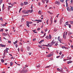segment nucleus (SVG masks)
Returning <instances> with one entry per match:
<instances>
[{
    "instance_id": "ea45409f",
    "label": "nucleus",
    "mask_w": 73,
    "mask_h": 73,
    "mask_svg": "<svg viewBox=\"0 0 73 73\" xmlns=\"http://www.w3.org/2000/svg\"><path fill=\"white\" fill-rule=\"evenodd\" d=\"M33 9H32L31 10L30 12V13H32V12H33Z\"/></svg>"
},
{
    "instance_id": "4468645a",
    "label": "nucleus",
    "mask_w": 73,
    "mask_h": 73,
    "mask_svg": "<svg viewBox=\"0 0 73 73\" xmlns=\"http://www.w3.org/2000/svg\"><path fill=\"white\" fill-rule=\"evenodd\" d=\"M72 61L70 60L69 61L67 62V64H70V63H72Z\"/></svg>"
},
{
    "instance_id": "1a4fd4ad",
    "label": "nucleus",
    "mask_w": 73,
    "mask_h": 73,
    "mask_svg": "<svg viewBox=\"0 0 73 73\" xmlns=\"http://www.w3.org/2000/svg\"><path fill=\"white\" fill-rule=\"evenodd\" d=\"M6 24H7V23H5L4 24H1V25L3 27H5V26H6Z\"/></svg>"
},
{
    "instance_id": "ddd939ff",
    "label": "nucleus",
    "mask_w": 73,
    "mask_h": 73,
    "mask_svg": "<svg viewBox=\"0 0 73 73\" xmlns=\"http://www.w3.org/2000/svg\"><path fill=\"white\" fill-rule=\"evenodd\" d=\"M67 9L68 11L69 12H70V8L69 7H68L67 8Z\"/></svg>"
},
{
    "instance_id": "39448f33",
    "label": "nucleus",
    "mask_w": 73,
    "mask_h": 73,
    "mask_svg": "<svg viewBox=\"0 0 73 73\" xmlns=\"http://www.w3.org/2000/svg\"><path fill=\"white\" fill-rule=\"evenodd\" d=\"M31 12V10H27V11L25 13V14H28V13H29V12Z\"/></svg>"
},
{
    "instance_id": "49530a36",
    "label": "nucleus",
    "mask_w": 73,
    "mask_h": 73,
    "mask_svg": "<svg viewBox=\"0 0 73 73\" xmlns=\"http://www.w3.org/2000/svg\"><path fill=\"white\" fill-rule=\"evenodd\" d=\"M48 19L47 20V21H46V23L47 25H48Z\"/></svg>"
},
{
    "instance_id": "9b49d317",
    "label": "nucleus",
    "mask_w": 73,
    "mask_h": 73,
    "mask_svg": "<svg viewBox=\"0 0 73 73\" xmlns=\"http://www.w3.org/2000/svg\"><path fill=\"white\" fill-rule=\"evenodd\" d=\"M0 45L1 47H5V46H6V45H5L2 44H1Z\"/></svg>"
},
{
    "instance_id": "8fccbe9b",
    "label": "nucleus",
    "mask_w": 73,
    "mask_h": 73,
    "mask_svg": "<svg viewBox=\"0 0 73 73\" xmlns=\"http://www.w3.org/2000/svg\"><path fill=\"white\" fill-rule=\"evenodd\" d=\"M36 38H34L33 40V41H35V40H36Z\"/></svg>"
},
{
    "instance_id": "f704fd0d",
    "label": "nucleus",
    "mask_w": 73,
    "mask_h": 73,
    "mask_svg": "<svg viewBox=\"0 0 73 73\" xmlns=\"http://www.w3.org/2000/svg\"><path fill=\"white\" fill-rule=\"evenodd\" d=\"M60 2H61L62 3H63L64 1V0H60Z\"/></svg>"
},
{
    "instance_id": "e433bc0d",
    "label": "nucleus",
    "mask_w": 73,
    "mask_h": 73,
    "mask_svg": "<svg viewBox=\"0 0 73 73\" xmlns=\"http://www.w3.org/2000/svg\"><path fill=\"white\" fill-rule=\"evenodd\" d=\"M2 2H3V0H0V4H1L2 3Z\"/></svg>"
},
{
    "instance_id": "2f4dec72",
    "label": "nucleus",
    "mask_w": 73,
    "mask_h": 73,
    "mask_svg": "<svg viewBox=\"0 0 73 73\" xmlns=\"http://www.w3.org/2000/svg\"><path fill=\"white\" fill-rule=\"evenodd\" d=\"M13 44H16L17 43V40H16V41L15 42H13Z\"/></svg>"
},
{
    "instance_id": "bb28decb",
    "label": "nucleus",
    "mask_w": 73,
    "mask_h": 73,
    "mask_svg": "<svg viewBox=\"0 0 73 73\" xmlns=\"http://www.w3.org/2000/svg\"><path fill=\"white\" fill-rule=\"evenodd\" d=\"M8 50H9V48H7L6 49V53H8Z\"/></svg>"
},
{
    "instance_id": "c756f323",
    "label": "nucleus",
    "mask_w": 73,
    "mask_h": 73,
    "mask_svg": "<svg viewBox=\"0 0 73 73\" xmlns=\"http://www.w3.org/2000/svg\"><path fill=\"white\" fill-rule=\"evenodd\" d=\"M52 17H51V18H50V21H51V24H52Z\"/></svg>"
},
{
    "instance_id": "680f3d73",
    "label": "nucleus",
    "mask_w": 73,
    "mask_h": 73,
    "mask_svg": "<svg viewBox=\"0 0 73 73\" xmlns=\"http://www.w3.org/2000/svg\"><path fill=\"white\" fill-rule=\"evenodd\" d=\"M4 4H3V6H2V9H3V8H4Z\"/></svg>"
},
{
    "instance_id": "864d4df0",
    "label": "nucleus",
    "mask_w": 73,
    "mask_h": 73,
    "mask_svg": "<svg viewBox=\"0 0 73 73\" xmlns=\"http://www.w3.org/2000/svg\"><path fill=\"white\" fill-rule=\"evenodd\" d=\"M0 32H3V29H1V30H0Z\"/></svg>"
},
{
    "instance_id": "a211bd4d",
    "label": "nucleus",
    "mask_w": 73,
    "mask_h": 73,
    "mask_svg": "<svg viewBox=\"0 0 73 73\" xmlns=\"http://www.w3.org/2000/svg\"><path fill=\"white\" fill-rule=\"evenodd\" d=\"M25 12H26V10H24L22 11V13H24V14H25Z\"/></svg>"
},
{
    "instance_id": "4c0bfd02",
    "label": "nucleus",
    "mask_w": 73,
    "mask_h": 73,
    "mask_svg": "<svg viewBox=\"0 0 73 73\" xmlns=\"http://www.w3.org/2000/svg\"><path fill=\"white\" fill-rule=\"evenodd\" d=\"M0 20H1V21H3V18H0Z\"/></svg>"
},
{
    "instance_id": "bf43d9fd",
    "label": "nucleus",
    "mask_w": 73,
    "mask_h": 73,
    "mask_svg": "<svg viewBox=\"0 0 73 73\" xmlns=\"http://www.w3.org/2000/svg\"><path fill=\"white\" fill-rule=\"evenodd\" d=\"M15 45L16 47V48H17V46H18L17 44H15Z\"/></svg>"
},
{
    "instance_id": "a19ab883",
    "label": "nucleus",
    "mask_w": 73,
    "mask_h": 73,
    "mask_svg": "<svg viewBox=\"0 0 73 73\" xmlns=\"http://www.w3.org/2000/svg\"><path fill=\"white\" fill-rule=\"evenodd\" d=\"M66 6L67 7H68V3L67 2H66Z\"/></svg>"
},
{
    "instance_id": "6ab92c4d",
    "label": "nucleus",
    "mask_w": 73,
    "mask_h": 73,
    "mask_svg": "<svg viewBox=\"0 0 73 73\" xmlns=\"http://www.w3.org/2000/svg\"><path fill=\"white\" fill-rule=\"evenodd\" d=\"M30 49V47L27 46V50H28V51H29V50Z\"/></svg>"
},
{
    "instance_id": "69168bd1",
    "label": "nucleus",
    "mask_w": 73,
    "mask_h": 73,
    "mask_svg": "<svg viewBox=\"0 0 73 73\" xmlns=\"http://www.w3.org/2000/svg\"><path fill=\"white\" fill-rule=\"evenodd\" d=\"M60 57V56H57L56 57V58H59V57Z\"/></svg>"
},
{
    "instance_id": "473e14b6",
    "label": "nucleus",
    "mask_w": 73,
    "mask_h": 73,
    "mask_svg": "<svg viewBox=\"0 0 73 73\" xmlns=\"http://www.w3.org/2000/svg\"><path fill=\"white\" fill-rule=\"evenodd\" d=\"M72 34V33H70V32H69L68 33V36H70L71 34Z\"/></svg>"
},
{
    "instance_id": "13d9d810",
    "label": "nucleus",
    "mask_w": 73,
    "mask_h": 73,
    "mask_svg": "<svg viewBox=\"0 0 73 73\" xmlns=\"http://www.w3.org/2000/svg\"><path fill=\"white\" fill-rule=\"evenodd\" d=\"M40 30V28H38L37 29V31H39Z\"/></svg>"
},
{
    "instance_id": "f8f14e48",
    "label": "nucleus",
    "mask_w": 73,
    "mask_h": 73,
    "mask_svg": "<svg viewBox=\"0 0 73 73\" xmlns=\"http://www.w3.org/2000/svg\"><path fill=\"white\" fill-rule=\"evenodd\" d=\"M24 5H27L28 4V2L25 1L24 2Z\"/></svg>"
},
{
    "instance_id": "338daca9",
    "label": "nucleus",
    "mask_w": 73,
    "mask_h": 73,
    "mask_svg": "<svg viewBox=\"0 0 73 73\" xmlns=\"http://www.w3.org/2000/svg\"><path fill=\"white\" fill-rule=\"evenodd\" d=\"M38 46L39 47V48H40L42 49V47L41 46H40V45H38Z\"/></svg>"
},
{
    "instance_id": "20e7f679",
    "label": "nucleus",
    "mask_w": 73,
    "mask_h": 73,
    "mask_svg": "<svg viewBox=\"0 0 73 73\" xmlns=\"http://www.w3.org/2000/svg\"><path fill=\"white\" fill-rule=\"evenodd\" d=\"M32 21H38L39 22H42V21L41 20H36L35 21H33L32 20Z\"/></svg>"
},
{
    "instance_id": "7ed1b4c3",
    "label": "nucleus",
    "mask_w": 73,
    "mask_h": 73,
    "mask_svg": "<svg viewBox=\"0 0 73 73\" xmlns=\"http://www.w3.org/2000/svg\"><path fill=\"white\" fill-rule=\"evenodd\" d=\"M63 20V17H62L61 19H60V24H62Z\"/></svg>"
},
{
    "instance_id": "5fc2aeb1",
    "label": "nucleus",
    "mask_w": 73,
    "mask_h": 73,
    "mask_svg": "<svg viewBox=\"0 0 73 73\" xmlns=\"http://www.w3.org/2000/svg\"><path fill=\"white\" fill-rule=\"evenodd\" d=\"M70 23L71 24H73V21H70Z\"/></svg>"
},
{
    "instance_id": "5701e85b",
    "label": "nucleus",
    "mask_w": 73,
    "mask_h": 73,
    "mask_svg": "<svg viewBox=\"0 0 73 73\" xmlns=\"http://www.w3.org/2000/svg\"><path fill=\"white\" fill-rule=\"evenodd\" d=\"M27 23V27H29V23L27 22V21L26 22Z\"/></svg>"
},
{
    "instance_id": "2eb2a0df",
    "label": "nucleus",
    "mask_w": 73,
    "mask_h": 73,
    "mask_svg": "<svg viewBox=\"0 0 73 73\" xmlns=\"http://www.w3.org/2000/svg\"><path fill=\"white\" fill-rule=\"evenodd\" d=\"M44 41V40H42L41 41H40L39 42V44H41L42 43V42H43V41Z\"/></svg>"
},
{
    "instance_id": "aec40b11",
    "label": "nucleus",
    "mask_w": 73,
    "mask_h": 73,
    "mask_svg": "<svg viewBox=\"0 0 73 73\" xmlns=\"http://www.w3.org/2000/svg\"><path fill=\"white\" fill-rule=\"evenodd\" d=\"M13 64V62H10V66H12Z\"/></svg>"
},
{
    "instance_id": "37998d69",
    "label": "nucleus",
    "mask_w": 73,
    "mask_h": 73,
    "mask_svg": "<svg viewBox=\"0 0 73 73\" xmlns=\"http://www.w3.org/2000/svg\"><path fill=\"white\" fill-rule=\"evenodd\" d=\"M68 25L69 28H71V25H70V24L69 25Z\"/></svg>"
},
{
    "instance_id": "dca6fc26",
    "label": "nucleus",
    "mask_w": 73,
    "mask_h": 73,
    "mask_svg": "<svg viewBox=\"0 0 73 73\" xmlns=\"http://www.w3.org/2000/svg\"><path fill=\"white\" fill-rule=\"evenodd\" d=\"M70 11H73V7L71 6Z\"/></svg>"
},
{
    "instance_id": "b1692460",
    "label": "nucleus",
    "mask_w": 73,
    "mask_h": 73,
    "mask_svg": "<svg viewBox=\"0 0 73 73\" xmlns=\"http://www.w3.org/2000/svg\"><path fill=\"white\" fill-rule=\"evenodd\" d=\"M62 49H64V48H65V49H67V48H66V47H65V46H62Z\"/></svg>"
},
{
    "instance_id": "603ef678",
    "label": "nucleus",
    "mask_w": 73,
    "mask_h": 73,
    "mask_svg": "<svg viewBox=\"0 0 73 73\" xmlns=\"http://www.w3.org/2000/svg\"><path fill=\"white\" fill-rule=\"evenodd\" d=\"M66 60H69V59H64L63 60L64 61H66Z\"/></svg>"
},
{
    "instance_id": "a18cd8bd",
    "label": "nucleus",
    "mask_w": 73,
    "mask_h": 73,
    "mask_svg": "<svg viewBox=\"0 0 73 73\" xmlns=\"http://www.w3.org/2000/svg\"><path fill=\"white\" fill-rule=\"evenodd\" d=\"M8 43H9V44H11V40L8 41Z\"/></svg>"
},
{
    "instance_id": "a878e982",
    "label": "nucleus",
    "mask_w": 73,
    "mask_h": 73,
    "mask_svg": "<svg viewBox=\"0 0 73 73\" xmlns=\"http://www.w3.org/2000/svg\"><path fill=\"white\" fill-rule=\"evenodd\" d=\"M64 56V54H62L61 55V59H62V58H63Z\"/></svg>"
},
{
    "instance_id": "3c124183",
    "label": "nucleus",
    "mask_w": 73,
    "mask_h": 73,
    "mask_svg": "<svg viewBox=\"0 0 73 73\" xmlns=\"http://www.w3.org/2000/svg\"><path fill=\"white\" fill-rule=\"evenodd\" d=\"M72 59V57H69V59H68L67 60H71Z\"/></svg>"
},
{
    "instance_id": "4be33fe9",
    "label": "nucleus",
    "mask_w": 73,
    "mask_h": 73,
    "mask_svg": "<svg viewBox=\"0 0 73 73\" xmlns=\"http://www.w3.org/2000/svg\"><path fill=\"white\" fill-rule=\"evenodd\" d=\"M45 38H46V39H47V40H49V36H46Z\"/></svg>"
},
{
    "instance_id": "7c9ffc66",
    "label": "nucleus",
    "mask_w": 73,
    "mask_h": 73,
    "mask_svg": "<svg viewBox=\"0 0 73 73\" xmlns=\"http://www.w3.org/2000/svg\"><path fill=\"white\" fill-rule=\"evenodd\" d=\"M29 24H32V22L27 21Z\"/></svg>"
},
{
    "instance_id": "0eeeda50",
    "label": "nucleus",
    "mask_w": 73,
    "mask_h": 73,
    "mask_svg": "<svg viewBox=\"0 0 73 73\" xmlns=\"http://www.w3.org/2000/svg\"><path fill=\"white\" fill-rule=\"evenodd\" d=\"M55 4L59 5V4H60V1H56L55 2Z\"/></svg>"
},
{
    "instance_id": "6e6d98bb",
    "label": "nucleus",
    "mask_w": 73,
    "mask_h": 73,
    "mask_svg": "<svg viewBox=\"0 0 73 73\" xmlns=\"http://www.w3.org/2000/svg\"><path fill=\"white\" fill-rule=\"evenodd\" d=\"M62 54V52L61 51H60V52L59 53V54L61 55Z\"/></svg>"
},
{
    "instance_id": "c9c22d12",
    "label": "nucleus",
    "mask_w": 73,
    "mask_h": 73,
    "mask_svg": "<svg viewBox=\"0 0 73 73\" xmlns=\"http://www.w3.org/2000/svg\"><path fill=\"white\" fill-rule=\"evenodd\" d=\"M22 9V8H21V9H20L19 11V13H20V11H21Z\"/></svg>"
},
{
    "instance_id": "58836bf2",
    "label": "nucleus",
    "mask_w": 73,
    "mask_h": 73,
    "mask_svg": "<svg viewBox=\"0 0 73 73\" xmlns=\"http://www.w3.org/2000/svg\"><path fill=\"white\" fill-rule=\"evenodd\" d=\"M38 5L40 6V5H41V3L40 2H39L38 3Z\"/></svg>"
},
{
    "instance_id": "f257e3e1",
    "label": "nucleus",
    "mask_w": 73,
    "mask_h": 73,
    "mask_svg": "<svg viewBox=\"0 0 73 73\" xmlns=\"http://www.w3.org/2000/svg\"><path fill=\"white\" fill-rule=\"evenodd\" d=\"M28 69H26L24 70H22L21 71V73H26L28 72Z\"/></svg>"
},
{
    "instance_id": "f03ea898",
    "label": "nucleus",
    "mask_w": 73,
    "mask_h": 73,
    "mask_svg": "<svg viewBox=\"0 0 73 73\" xmlns=\"http://www.w3.org/2000/svg\"><path fill=\"white\" fill-rule=\"evenodd\" d=\"M52 56H53V54H50L46 56L47 57H50Z\"/></svg>"
},
{
    "instance_id": "0e129e2a",
    "label": "nucleus",
    "mask_w": 73,
    "mask_h": 73,
    "mask_svg": "<svg viewBox=\"0 0 73 73\" xmlns=\"http://www.w3.org/2000/svg\"><path fill=\"white\" fill-rule=\"evenodd\" d=\"M67 34H68V32H66L65 34L66 36V35H67Z\"/></svg>"
},
{
    "instance_id": "cd10ccee",
    "label": "nucleus",
    "mask_w": 73,
    "mask_h": 73,
    "mask_svg": "<svg viewBox=\"0 0 73 73\" xmlns=\"http://www.w3.org/2000/svg\"><path fill=\"white\" fill-rule=\"evenodd\" d=\"M1 61L2 63H3V62H4V60L3 59H1Z\"/></svg>"
},
{
    "instance_id": "f3484780",
    "label": "nucleus",
    "mask_w": 73,
    "mask_h": 73,
    "mask_svg": "<svg viewBox=\"0 0 73 73\" xmlns=\"http://www.w3.org/2000/svg\"><path fill=\"white\" fill-rule=\"evenodd\" d=\"M57 70H58V71H59V72H62V71L61 70H60V69H59V68H57Z\"/></svg>"
},
{
    "instance_id": "09e8293b",
    "label": "nucleus",
    "mask_w": 73,
    "mask_h": 73,
    "mask_svg": "<svg viewBox=\"0 0 73 73\" xmlns=\"http://www.w3.org/2000/svg\"><path fill=\"white\" fill-rule=\"evenodd\" d=\"M58 45V43H56L55 44V46H57Z\"/></svg>"
},
{
    "instance_id": "6e6552de",
    "label": "nucleus",
    "mask_w": 73,
    "mask_h": 73,
    "mask_svg": "<svg viewBox=\"0 0 73 73\" xmlns=\"http://www.w3.org/2000/svg\"><path fill=\"white\" fill-rule=\"evenodd\" d=\"M63 37L64 38V39H65L66 38V36L65 35V33H64V34L63 35Z\"/></svg>"
},
{
    "instance_id": "4d7b16f0",
    "label": "nucleus",
    "mask_w": 73,
    "mask_h": 73,
    "mask_svg": "<svg viewBox=\"0 0 73 73\" xmlns=\"http://www.w3.org/2000/svg\"><path fill=\"white\" fill-rule=\"evenodd\" d=\"M38 13H42V12L41 10H39L38 11Z\"/></svg>"
},
{
    "instance_id": "774afa93",
    "label": "nucleus",
    "mask_w": 73,
    "mask_h": 73,
    "mask_svg": "<svg viewBox=\"0 0 73 73\" xmlns=\"http://www.w3.org/2000/svg\"><path fill=\"white\" fill-rule=\"evenodd\" d=\"M71 48H72V49H73V45L71 46Z\"/></svg>"
},
{
    "instance_id": "79ce46f5",
    "label": "nucleus",
    "mask_w": 73,
    "mask_h": 73,
    "mask_svg": "<svg viewBox=\"0 0 73 73\" xmlns=\"http://www.w3.org/2000/svg\"><path fill=\"white\" fill-rule=\"evenodd\" d=\"M50 66L49 65L48 66H47L46 67H45V68H49V67H50Z\"/></svg>"
},
{
    "instance_id": "e2e57ef3",
    "label": "nucleus",
    "mask_w": 73,
    "mask_h": 73,
    "mask_svg": "<svg viewBox=\"0 0 73 73\" xmlns=\"http://www.w3.org/2000/svg\"><path fill=\"white\" fill-rule=\"evenodd\" d=\"M48 31V29H46L45 30V32H46V31Z\"/></svg>"
},
{
    "instance_id": "c03bdc74",
    "label": "nucleus",
    "mask_w": 73,
    "mask_h": 73,
    "mask_svg": "<svg viewBox=\"0 0 73 73\" xmlns=\"http://www.w3.org/2000/svg\"><path fill=\"white\" fill-rule=\"evenodd\" d=\"M21 5H24V3H21Z\"/></svg>"
},
{
    "instance_id": "052dcab7",
    "label": "nucleus",
    "mask_w": 73,
    "mask_h": 73,
    "mask_svg": "<svg viewBox=\"0 0 73 73\" xmlns=\"http://www.w3.org/2000/svg\"><path fill=\"white\" fill-rule=\"evenodd\" d=\"M59 15H60V14H58L57 16H56V17H58V16Z\"/></svg>"
},
{
    "instance_id": "423d86ee",
    "label": "nucleus",
    "mask_w": 73,
    "mask_h": 73,
    "mask_svg": "<svg viewBox=\"0 0 73 73\" xmlns=\"http://www.w3.org/2000/svg\"><path fill=\"white\" fill-rule=\"evenodd\" d=\"M52 45H53V44H51V43H50L48 44V47H49H49H51V46H52Z\"/></svg>"
},
{
    "instance_id": "393cba45",
    "label": "nucleus",
    "mask_w": 73,
    "mask_h": 73,
    "mask_svg": "<svg viewBox=\"0 0 73 73\" xmlns=\"http://www.w3.org/2000/svg\"><path fill=\"white\" fill-rule=\"evenodd\" d=\"M5 52H6V50H5L4 51V53H3V55H4L5 56Z\"/></svg>"
},
{
    "instance_id": "412c9836",
    "label": "nucleus",
    "mask_w": 73,
    "mask_h": 73,
    "mask_svg": "<svg viewBox=\"0 0 73 73\" xmlns=\"http://www.w3.org/2000/svg\"><path fill=\"white\" fill-rule=\"evenodd\" d=\"M49 39L51 40V39H52V36H51V35H50V34L49 35Z\"/></svg>"
},
{
    "instance_id": "de8ad7c7",
    "label": "nucleus",
    "mask_w": 73,
    "mask_h": 73,
    "mask_svg": "<svg viewBox=\"0 0 73 73\" xmlns=\"http://www.w3.org/2000/svg\"><path fill=\"white\" fill-rule=\"evenodd\" d=\"M42 2L43 3V4L45 3V1H44L42 0Z\"/></svg>"
},
{
    "instance_id": "c85d7f7f",
    "label": "nucleus",
    "mask_w": 73,
    "mask_h": 73,
    "mask_svg": "<svg viewBox=\"0 0 73 73\" xmlns=\"http://www.w3.org/2000/svg\"><path fill=\"white\" fill-rule=\"evenodd\" d=\"M56 42L55 41L52 42H51V44H53H53H55V43H56Z\"/></svg>"
},
{
    "instance_id": "72a5a7b5",
    "label": "nucleus",
    "mask_w": 73,
    "mask_h": 73,
    "mask_svg": "<svg viewBox=\"0 0 73 73\" xmlns=\"http://www.w3.org/2000/svg\"><path fill=\"white\" fill-rule=\"evenodd\" d=\"M3 35L4 36H7V34H5V33H3Z\"/></svg>"
},
{
    "instance_id": "9d476101",
    "label": "nucleus",
    "mask_w": 73,
    "mask_h": 73,
    "mask_svg": "<svg viewBox=\"0 0 73 73\" xmlns=\"http://www.w3.org/2000/svg\"><path fill=\"white\" fill-rule=\"evenodd\" d=\"M40 64H37L36 66V68H40Z\"/></svg>"
}]
</instances>
